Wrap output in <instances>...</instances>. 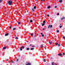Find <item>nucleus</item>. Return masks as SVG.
<instances>
[{
    "mask_svg": "<svg viewBox=\"0 0 65 65\" xmlns=\"http://www.w3.org/2000/svg\"><path fill=\"white\" fill-rule=\"evenodd\" d=\"M12 3V1H8V4L9 5H11V4Z\"/></svg>",
    "mask_w": 65,
    "mask_h": 65,
    "instance_id": "obj_1",
    "label": "nucleus"
},
{
    "mask_svg": "<svg viewBox=\"0 0 65 65\" xmlns=\"http://www.w3.org/2000/svg\"><path fill=\"white\" fill-rule=\"evenodd\" d=\"M49 42L50 43V45H52V43H53V42Z\"/></svg>",
    "mask_w": 65,
    "mask_h": 65,
    "instance_id": "obj_2",
    "label": "nucleus"
},
{
    "mask_svg": "<svg viewBox=\"0 0 65 65\" xmlns=\"http://www.w3.org/2000/svg\"><path fill=\"white\" fill-rule=\"evenodd\" d=\"M58 56H62L63 55V54H58Z\"/></svg>",
    "mask_w": 65,
    "mask_h": 65,
    "instance_id": "obj_3",
    "label": "nucleus"
},
{
    "mask_svg": "<svg viewBox=\"0 0 65 65\" xmlns=\"http://www.w3.org/2000/svg\"><path fill=\"white\" fill-rule=\"evenodd\" d=\"M62 1H62V0H59V2L60 3H62Z\"/></svg>",
    "mask_w": 65,
    "mask_h": 65,
    "instance_id": "obj_4",
    "label": "nucleus"
},
{
    "mask_svg": "<svg viewBox=\"0 0 65 65\" xmlns=\"http://www.w3.org/2000/svg\"><path fill=\"white\" fill-rule=\"evenodd\" d=\"M8 35H9V33H7L5 35V36H8Z\"/></svg>",
    "mask_w": 65,
    "mask_h": 65,
    "instance_id": "obj_5",
    "label": "nucleus"
},
{
    "mask_svg": "<svg viewBox=\"0 0 65 65\" xmlns=\"http://www.w3.org/2000/svg\"><path fill=\"white\" fill-rule=\"evenodd\" d=\"M31 63H27L26 65H31Z\"/></svg>",
    "mask_w": 65,
    "mask_h": 65,
    "instance_id": "obj_6",
    "label": "nucleus"
},
{
    "mask_svg": "<svg viewBox=\"0 0 65 65\" xmlns=\"http://www.w3.org/2000/svg\"><path fill=\"white\" fill-rule=\"evenodd\" d=\"M40 47H41V48H42V47H44L43 46V44H42L41 45Z\"/></svg>",
    "mask_w": 65,
    "mask_h": 65,
    "instance_id": "obj_7",
    "label": "nucleus"
},
{
    "mask_svg": "<svg viewBox=\"0 0 65 65\" xmlns=\"http://www.w3.org/2000/svg\"><path fill=\"white\" fill-rule=\"evenodd\" d=\"M32 10L33 12L35 11V10L34 9V8H32Z\"/></svg>",
    "mask_w": 65,
    "mask_h": 65,
    "instance_id": "obj_8",
    "label": "nucleus"
},
{
    "mask_svg": "<svg viewBox=\"0 0 65 65\" xmlns=\"http://www.w3.org/2000/svg\"><path fill=\"white\" fill-rule=\"evenodd\" d=\"M65 18L64 17H63V18H61V20H64V19H65Z\"/></svg>",
    "mask_w": 65,
    "mask_h": 65,
    "instance_id": "obj_9",
    "label": "nucleus"
},
{
    "mask_svg": "<svg viewBox=\"0 0 65 65\" xmlns=\"http://www.w3.org/2000/svg\"><path fill=\"white\" fill-rule=\"evenodd\" d=\"M6 46H5L3 48V50H5V49H6Z\"/></svg>",
    "mask_w": 65,
    "mask_h": 65,
    "instance_id": "obj_10",
    "label": "nucleus"
},
{
    "mask_svg": "<svg viewBox=\"0 0 65 65\" xmlns=\"http://www.w3.org/2000/svg\"><path fill=\"white\" fill-rule=\"evenodd\" d=\"M57 45L58 46H61V45L60 44H57Z\"/></svg>",
    "mask_w": 65,
    "mask_h": 65,
    "instance_id": "obj_11",
    "label": "nucleus"
},
{
    "mask_svg": "<svg viewBox=\"0 0 65 65\" xmlns=\"http://www.w3.org/2000/svg\"><path fill=\"white\" fill-rule=\"evenodd\" d=\"M47 8H48V9H50V8H51V6H48L47 7Z\"/></svg>",
    "mask_w": 65,
    "mask_h": 65,
    "instance_id": "obj_12",
    "label": "nucleus"
},
{
    "mask_svg": "<svg viewBox=\"0 0 65 65\" xmlns=\"http://www.w3.org/2000/svg\"><path fill=\"white\" fill-rule=\"evenodd\" d=\"M52 27H53V26H52V25H51L50 26V28H52Z\"/></svg>",
    "mask_w": 65,
    "mask_h": 65,
    "instance_id": "obj_13",
    "label": "nucleus"
},
{
    "mask_svg": "<svg viewBox=\"0 0 65 65\" xmlns=\"http://www.w3.org/2000/svg\"><path fill=\"white\" fill-rule=\"evenodd\" d=\"M11 63H14V61L12 60H11Z\"/></svg>",
    "mask_w": 65,
    "mask_h": 65,
    "instance_id": "obj_14",
    "label": "nucleus"
},
{
    "mask_svg": "<svg viewBox=\"0 0 65 65\" xmlns=\"http://www.w3.org/2000/svg\"><path fill=\"white\" fill-rule=\"evenodd\" d=\"M29 48H27L26 49V50H27V51H28L29 50Z\"/></svg>",
    "mask_w": 65,
    "mask_h": 65,
    "instance_id": "obj_15",
    "label": "nucleus"
},
{
    "mask_svg": "<svg viewBox=\"0 0 65 65\" xmlns=\"http://www.w3.org/2000/svg\"><path fill=\"white\" fill-rule=\"evenodd\" d=\"M16 29V28H13V31H14V30H15Z\"/></svg>",
    "mask_w": 65,
    "mask_h": 65,
    "instance_id": "obj_16",
    "label": "nucleus"
},
{
    "mask_svg": "<svg viewBox=\"0 0 65 65\" xmlns=\"http://www.w3.org/2000/svg\"><path fill=\"white\" fill-rule=\"evenodd\" d=\"M44 25H45V24L44 23H43L42 25V26H44Z\"/></svg>",
    "mask_w": 65,
    "mask_h": 65,
    "instance_id": "obj_17",
    "label": "nucleus"
},
{
    "mask_svg": "<svg viewBox=\"0 0 65 65\" xmlns=\"http://www.w3.org/2000/svg\"><path fill=\"white\" fill-rule=\"evenodd\" d=\"M30 22H31V23H32V22H33V21H32V20H30Z\"/></svg>",
    "mask_w": 65,
    "mask_h": 65,
    "instance_id": "obj_18",
    "label": "nucleus"
},
{
    "mask_svg": "<svg viewBox=\"0 0 65 65\" xmlns=\"http://www.w3.org/2000/svg\"><path fill=\"white\" fill-rule=\"evenodd\" d=\"M58 43L57 42L55 44V45H58Z\"/></svg>",
    "mask_w": 65,
    "mask_h": 65,
    "instance_id": "obj_19",
    "label": "nucleus"
},
{
    "mask_svg": "<svg viewBox=\"0 0 65 65\" xmlns=\"http://www.w3.org/2000/svg\"><path fill=\"white\" fill-rule=\"evenodd\" d=\"M22 48L24 49V48H25V47H24V46H23L22 47Z\"/></svg>",
    "mask_w": 65,
    "mask_h": 65,
    "instance_id": "obj_20",
    "label": "nucleus"
},
{
    "mask_svg": "<svg viewBox=\"0 0 65 65\" xmlns=\"http://www.w3.org/2000/svg\"><path fill=\"white\" fill-rule=\"evenodd\" d=\"M44 62H45L46 61V60L45 59H44L43 60Z\"/></svg>",
    "mask_w": 65,
    "mask_h": 65,
    "instance_id": "obj_21",
    "label": "nucleus"
},
{
    "mask_svg": "<svg viewBox=\"0 0 65 65\" xmlns=\"http://www.w3.org/2000/svg\"><path fill=\"white\" fill-rule=\"evenodd\" d=\"M43 23L44 24H45V21H43Z\"/></svg>",
    "mask_w": 65,
    "mask_h": 65,
    "instance_id": "obj_22",
    "label": "nucleus"
},
{
    "mask_svg": "<svg viewBox=\"0 0 65 65\" xmlns=\"http://www.w3.org/2000/svg\"><path fill=\"white\" fill-rule=\"evenodd\" d=\"M34 48H30V50H34Z\"/></svg>",
    "mask_w": 65,
    "mask_h": 65,
    "instance_id": "obj_23",
    "label": "nucleus"
},
{
    "mask_svg": "<svg viewBox=\"0 0 65 65\" xmlns=\"http://www.w3.org/2000/svg\"><path fill=\"white\" fill-rule=\"evenodd\" d=\"M34 9H36V7L34 6Z\"/></svg>",
    "mask_w": 65,
    "mask_h": 65,
    "instance_id": "obj_24",
    "label": "nucleus"
},
{
    "mask_svg": "<svg viewBox=\"0 0 65 65\" xmlns=\"http://www.w3.org/2000/svg\"><path fill=\"white\" fill-rule=\"evenodd\" d=\"M50 26H51V25H50L48 26V28H50Z\"/></svg>",
    "mask_w": 65,
    "mask_h": 65,
    "instance_id": "obj_25",
    "label": "nucleus"
},
{
    "mask_svg": "<svg viewBox=\"0 0 65 65\" xmlns=\"http://www.w3.org/2000/svg\"><path fill=\"white\" fill-rule=\"evenodd\" d=\"M31 36H33V34L31 33Z\"/></svg>",
    "mask_w": 65,
    "mask_h": 65,
    "instance_id": "obj_26",
    "label": "nucleus"
},
{
    "mask_svg": "<svg viewBox=\"0 0 65 65\" xmlns=\"http://www.w3.org/2000/svg\"><path fill=\"white\" fill-rule=\"evenodd\" d=\"M52 65H54V62H52Z\"/></svg>",
    "mask_w": 65,
    "mask_h": 65,
    "instance_id": "obj_27",
    "label": "nucleus"
},
{
    "mask_svg": "<svg viewBox=\"0 0 65 65\" xmlns=\"http://www.w3.org/2000/svg\"><path fill=\"white\" fill-rule=\"evenodd\" d=\"M15 39H18L19 38H18V37H15Z\"/></svg>",
    "mask_w": 65,
    "mask_h": 65,
    "instance_id": "obj_28",
    "label": "nucleus"
},
{
    "mask_svg": "<svg viewBox=\"0 0 65 65\" xmlns=\"http://www.w3.org/2000/svg\"><path fill=\"white\" fill-rule=\"evenodd\" d=\"M22 47H20V51H22Z\"/></svg>",
    "mask_w": 65,
    "mask_h": 65,
    "instance_id": "obj_29",
    "label": "nucleus"
},
{
    "mask_svg": "<svg viewBox=\"0 0 65 65\" xmlns=\"http://www.w3.org/2000/svg\"><path fill=\"white\" fill-rule=\"evenodd\" d=\"M57 33H59V30H57Z\"/></svg>",
    "mask_w": 65,
    "mask_h": 65,
    "instance_id": "obj_30",
    "label": "nucleus"
},
{
    "mask_svg": "<svg viewBox=\"0 0 65 65\" xmlns=\"http://www.w3.org/2000/svg\"><path fill=\"white\" fill-rule=\"evenodd\" d=\"M2 1L1 0H0V3H2Z\"/></svg>",
    "mask_w": 65,
    "mask_h": 65,
    "instance_id": "obj_31",
    "label": "nucleus"
},
{
    "mask_svg": "<svg viewBox=\"0 0 65 65\" xmlns=\"http://www.w3.org/2000/svg\"><path fill=\"white\" fill-rule=\"evenodd\" d=\"M62 26H60L59 27V28H62Z\"/></svg>",
    "mask_w": 65,
    "mask_h": 65,
    "instance_id": "obj_32",
    "label": "nucleus"
},
{
    "mask_svg": "<svg viewBox=\"0 0 65 65\" xmlns=\"http://www.w3.org/2000/svg\"><path fill=\"white\" fill-rule=\"evenodd\" d=\"M21 23V22H18V24H19V25H20V24Z\"/></svg>",
    "mask_w": 65,
    "mask_h": 65,
    "instance_id": "obj_33",
    "label": "nucleus"
},
{
    "mask_svg": "<svg viewBox=\"0 0 65 65\" xmlns=\"http://www.w3.org/2000/svg\"><path fill=\"white\" fill-rule=\"evenodd\" d=\"M44 35H42V37H44Z\"/></svg>",
    "mask_w": 65,
    "mask_h": 65,
    "instance_id": "obj_34",
    "label": "nucleus"
},
{
    "mask_svg": "<svg viewBox=\"0 0 65 65\" xmlns=\"http://www.w3.org/2000/svg\"><path fill=\"white\" fill-rule=\"evenodd\" d=\"M9 28H10V29H11V26H10V27H9Z\"/></svg>",
    "mask_w": 65,
    "mask_h": 65,
    "instance_id": "obj_35",
    "label": "nucleus"
},
{
    "mask_svg": "<svg viewBox=\"0 0 65 65\" xmlns=\"http://www.w3.org/2000/svg\"><path fill=\"white\" fill-rule=\"evenodd\" d=\"M62 54H63V55H65V53H64V52Z\"/></svg>",
    "mask_w": 65,
    "mask_h": 65,
    "instance_id": "obj_36",
    "label": "nucleus"
},
{
    "mask_svg": "<svg viewBox=\"0 0 65 65\" xmlns=\"http://www.w3.org/2000/svg\"><path fill=\"white\" fill-rule=\"evenodd\" d=\"M57 15H59V13H58L57 14Z\"/></svg>",
    "mask_w": 65,
    "mask_h": 65,
    "instance_id": "obj_37",
    "label": "nucleus"
},
{
    "mask_svg": "<svg viewBox=\"0 0 65 65\" xmlns=\"http://www.w3.org/2000/svg\"><path fill=\"white\" fill-rule=\"evenodd\" d=\"M63 39H65V37L64 36V37H63Z\"/></svg>",
    "mask_w": 65,
    "mask_h": 65,
    "instance_id": "obj_38",
    "label": "nucleus"
},
{
    "mask_svg": "<svg viewBox=\"0 0 65 65\" xmlns=\"http://www.w3.org/2000/svg\"><path fill=\"white\" fill-rule=\"evenodd\" d=\"M41 1H45V0H41Z\"/></svg>",
    "mask_w": 65,
    "mask_h": 65,
    "instance_id": "obj_39",
    "label": "nucleus"
},
{
    "mask_svg": "<svg viewBox=\"0 0 65 65\" xmlns=\"http://www.w3.org/2000/svg\"><path fill=\"white\" fill-rule=\"evenodd\" d=\"M35 47V46H34V45L32 46V47Z\"/></svg>",
    "mask_w": 65,
    "mask_h": 65,
    "instance_id": "obj_40",
    "label": "nucleus"
},
{
    "mask_svg": "<svg viewBox=\"0 0 65 65\" xmlns=\"http://www.w3.org/2000/svg\"><path fill=\"white\" fill-rule=\"evenodd\" d=\"M47 17H49L50 15L48 14V15H47Z\"/></svg>",
    "mask_w": 65,
    "mask_h": 65,
    "instance_id": "obj_41",
    "label": "nucleus"
},
{
    "mask_svg": "<svg viewBox=\"0 0 65 65\" xmlns=\"http://www.w3.org/2000/svg\"><path fill=\"white\" fill-rule=\"evenodd\" d=\"M41 35H42V34H43V33H41Z\"/></svg>",
    "mask_w": 65,
    "mask_h": 65,
    "instance_id": "obj_42",
    "label": "nucleus"
},
{
    "mask_svg": "<svg viewBox=\"0 0 65 65\" xmlns=\"http://www.w3.org/2000/svg\"><path fill=\"white\" fill-rule=\"evenodd\" d=\"M57 6H55V8H57Z\"/></svg>",
    "mask_w": 65,
    "mask_h": 65,
    "instance_id": "obj_43",
    "label": "nucleus"
},
{
    "mask_svg": "<svg viewBox=\"0 0 65 65\" xmlns=\"http://www.w3.org/2000/svg\"><path fill=\"white\" fill-rule=\"evenodd\" d=\"M30 46H32V44H30Z\"/></svg>",
    "mask_w": 65,
    "mask_h": 65,
    "instance_id": "obj_44",
    "label": "nucleus"
},
{
    "mask_svg": "<svg viewBox=\"0 0 65 65\" xmlns=\"http://www.w3.org/2000/svg\"><path fill=\"white\" fill-rule=\"evenodd\" d=\"M19 61V59H17V61Z\"/></svg>",
    "mask_w": 65,
    "mask_h": 65,
    "instance_id": "obj_45",
    "label": "nucleus"
},
{
    "mask_svg": "<svg viewBox=\"0 0 65 65\" xmlns=\"http://www.w3.org/2000/svg\"><path fill=\"white\" fill-rule=\"evenodd\" d=\"M51 59H53V57H51Z\"/></svg>",
    "mask_w": 65,
    "mask_h": 65,
    "instance_id": "obj_46",
    "label": "nucleus"
},
{
    "mask_svg": "<svg viewBox=\"0 0 65 65\" xmlns=\"http://www.w3.org/2000/svg\"><path fill=\"white\" fill-rule=\"evenodd\" d=\"M43 30H44V28L43 29Z\"/></svg>",
    "mask_w": 65,
    "mask_h": 65,
    "instance_id": "obj_47",
    "label": "nucleus"
},
{
    "mask_svg": "<svg viewBox=\"0 0 65 65\" xmlns=\"http://www.w3.org/2000/svg\"><path fill=\"white\" fill-rule=\"evenodd\" d=\"M60 25H61V24H60Z\"/></svg>",
    "mask_w": 65,
    "mask_h": 65,
    "instance_id": "obj_48",
    "label": "nucleus"
},
{
    "mask_svg": "<svg viewBox=\"0 0 65 65\" xmlns=\"http://www.w3.org/2000/svg\"><path fill=\"white\" fill-rule=\"evenodd\" d=\"M34 37H35V36H34Z\"/></svg>",
    "mask_w": 65,
    "mask_h": 65,
    "instance_id": "obj_49",
    "label": "nucleus"
},
{
    "mask_svg": "<svg viewBox=\"0 0 65 65\" xmlns=\"http://www.w3.org/2000/svg\"><path fill=\"white\" fill-rule=\"evenodd\" d=\"M36 1H37V0H36Z\"/></svg>",
    "mask_w": 65,
    "mask_h": 65,
    "instance_id": "obj_50",
    "label": "nucleus"
},
{
    "mask_svg": "<svg viewBox=\"0 0 65 65\" xmlns=\"http://www.w3.org/2000/svg\"><path fill=\"white\" fill-rule=\"evenodd\" d=\"M6 61H7V60H6Z\"/></svg>",
    "mask_w": 65,
    "mask_h": 65,
    "instance_id": "obj_51",
    "label": "nucleus"
}]
</instances>
